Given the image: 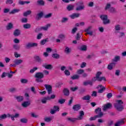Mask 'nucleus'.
<instances>
[{"instance_id": "1", "label": "nucleus", "mask_w": 126, "mask_h": 126, "mask_svg": "<svg viewBox=\"0 0 126 126\" xmlns=\"http://www.w3.org/2000/svg\"><path fill=\"white\" fill-rule=\"evenodd\" d=\"M124 102L121 100H117L116 103L114 104V107L117 109V111L121 112L122 110H124V107L123 106Z\"/></svg>"}, {"instance_id": "2", "label": "nucleus", "mask_w": 126, "mask_h": 126, "mask_svg": "<svg viewBox=\"0 0 126 126\" xmlns=\"http://www.w3.org/2000/svg\"><path fill=\"white\" fill-rule=\"evenodd\" d=\"M101 74H102V72H101V71L97 72V73L95 75V76L96 77L97 81L101 82V81H102V80L103 81H106V78L105 77H104V76L100 77Z\"/></svg>"}, {"instance_id": "3", "label": "nucleus", "mask_w": 126, "mask_h": 126, "mask_svg": "<svg viewBox=\"0 0 126 126\" xmlns=\"http://www.w3.org/2000/svg\"><path fill=\"white\" fill-rule=\"evenodd\" d=\"M94 113L97 115L96 116H97L99 119H100V118H102V117L104 116V113L102 112V109L100 108H97L96 109Z\"/></svg>"}, {"instance_id": "4", "label": "nucleus", "mask_w": 126, "mask_h": 126, "mask_svg": "<svg viewBox=\"0 0 126 126\" xmlns=\"http://www.w3.org/2000/svg\"><path fill=\"white\" fill-rule=\"evenodd\" d=\"M93 27L92 26H90L88 27L85 30V32H87V34H88L89 35H90L91 36H92L93 35V31H91V29H92Z\"/></svg>"}, {"instance_id": "5", "label": "nucleus", "mask_w": 126, "mask_h": 126, "mask_svg": "<svg viewBox=\"0 0 126 126\" xmlns=\"http://www.w3.org/2000/svg\"><path fill=\"white\" fill-rule=\"evenodd\" d=\"M101 20L103 21L104 24H108L110 23V20L108 19V17L107 16H100Z\"/></svg>"}, {"instance_id": "6", "label": "nucleus", "mask_w": 126, "mask_h": 126, "mask_svg": "<svg viewBox=\"0 0 126 126\" xmlns=\"http://www.w3.org/2000/svg\"><path fill=\"white\" fill-rule=\"evenodd\" d=\"M34 77L35 78H39V79L44 78V74L40 72H36L34 75Z\"/></svg>"}, {"instance_id": "7", "label": "nucleus", "mask_w": 126, "mask_h": 126, "mask_svg": "<svg viewBox=\"0 0 126 126\" xmlns=\"http://www.w3.org/2000/svg\"><path fill=\"white\" fill-rule=\"evenodd\" d=\"M103 107V108H102V110L105 112L107 111L108 109H110V108H112V104L108 103L106 104H105Z\"/></svg>"}, {"instance_id": "8", "label": "nucleus", "mask_w": 126, "mask_h": 126, "mask_svg": "<svg viewBox=\"0 0 126 126\" xmlns=\"http://www.w3.org/2000/svg\"><path fill=\"white\" fill-rule=\"evenodd\" d=\"M98 90V93H103L105 90H106V88L103 86L102 85H99L97 87Z\"/></svg>"}, {"instance_id": "9", "label": "nucleus", "mask_w": 126, "mask_h": 126, "mask_svg": "<svg viewBox=\"0 0 126 126\" xmlns=\"http://www.w3.org/2000/svg\"><path fill=\"white\" fill-rule=\"evenodd\" d=\"M42 67H44L46 69L51 70L53 68V66L52 64H48L47 63H43L42 64Z\"/></svg>"}, {"instance_id": "10", "label": "nucleus", "mask_w": 126, "mask_h": 126, "mask_svg": "<svg viewBox=\"0 0 126 126\" xmlns=\"http://www.w3.org/2000/svg\"><path fill=\"white\" fill-rule=\"evenodd\" d=\"M6 118H10V114L8 113L7 114H4L0 116V121L2 120H4L6 119Z\"/></svg>"}, {"instance_id": "11", "label": "nucleus", "mask_w": 126, "mask_h": 126, "mask_svg": "<svg viewBox=\"0 0 126 126\" xmlns=\"http://www.w3.org/2000/svg\"><path fill=\"white\" fill-rule=\"evenodd\" d=\"M31 105V102L30 101H24L21 104V106H23V108H27L29 106Z\"/></svg>"}, {"instance_id": "12", "label": "nucleus", "mask_w": 126, "mask_h": 126, "mask_svg": "<svg viewBox=\"0 0 126 126\" xmlns=\"http://www.w3.org/2000/svg\"><path fill=\"white\" fill-rule=\"evenodd\" d=\"M79 114V116L76 118V121H80L83 119V117L84 116V112H83V111H80Z\"/></svg>"}, {"instance_id": "13", "label": "nucleus", "mask_w": 126, "mask_h": 126, "mask_svg": "<svg viewBox=\"0 0 126 126\" xmlns=\"http://www.w3.org/2000/svg\"><path fill=\"white\" fill-rule=\"evenodd\" d=\"M13 63L15 64H17V65H19V64H21L23 63V60L22 59H15L13 61Z\"/></svg>"}, {"instance_id": "14", "label": "nucleus", "mask_w": 126, "mask_h": 126, "mask_svg": "<svg viewBox=\"0 0 126 126\" xmlns=\"http://www.w3.org/2000/svg\"><path fill=\"white\" fill-rule=\"evenodd\" d=\"M44 86L46 90H47L48 94H51L52 93V86L50 85H45Z\"/></svg>"}, {"instance_id": "15", "label": "nucleus", "mask_w": 126, "mask_h": 126, "mask_svg": "<svg viewBox=\"0 0 126 126\" xmlns=\"http://www.w3.org/2000/svg\"><path fill=\"white\" fill-rule=\"evenodd\" d=\"M15 98L17 100V102H21L24 99V97L21 95L15 96Z\"/></svg>"}, {"instance_id": "16", "label": "nucleus", "mask_w": 126, "mask_h": 126, "mask_svg": "<svg viewBox=\"0 0 126 126\" xmlns=\"http://www.w3.org/2000/svg\"><path fill=\"white\" fill-rule=\"evenodd\" d=\"M51 24H48L44 27H41L40 29H41V30H44V31H47L48 29L51 27Z\"/></svg>"}, {"instance_id": "17", "label": "nucleus", "mask_w": 126, "mask_h": 126, "mask_svg": "<svg viewBox=\"0 0 126 126\" xmlns=\"http://www.w3.org/2000/svg\"><path fill=\"white\" fill-rule=\"evenodd\" d=\"M81 4V5L76 7V10H78V11L83 10V9H84V8H85V6L84 5V4H83V2H82Z\"/></svg>"}, {"instance_id": "18", "label": "nucleus", "mask_w": 126, "mask_h": 126, "mask_svg": "<svg viewBox=\"0 0 126 126\" xmlns=\"http://www.w3.org/2000/svg\"><path fill=\"white\" fill-rule=\"evenodd\" d=\"M53 119H54V116H50L48 117H45L44 118V121L47 123H50V122H52V121H53Z\"/></svg>"}, {"instance_id": "19", "label": "nucleus", "mask_w": 126, "mask_h": 126, "mask_svg": "<svg viewBox=\"0 0 126 126\" xmlns=\"http://www.w3.org/2000/svg\"><path fill=\"white\" fill-rule=\"evenodd\" d=\"M42 18H43L44 19H49V18H50V16H36L35 18L36 20H41Z\"/></svg>"}, {"instance_id": "20", "label": "nucleus", "mask_w": 126, "mask_h": 126, "mask_svg": "<svg viewBox=\"0 0 126 126\" xmlns=\"http://www.w3.org/2000/svg\"><path fill=\"white\" fill-rule=\"evenodd\" d=\"M115 66H116V63H111L109 64H108L107 66V68L109 70H112V69H113V67H115Z\"/></svg>"}, {"instance_id": "21", "label": "nucleus", "mask_w": 126, "mask_h": 126, "mask_svg": "<svg viewBox=\"0 0 126 126\" xmlns=\"http://www.w3.org/2000/svg\"><path fill=\"white\" fill-rule=\"evenodd\" d=\"M71 52V49L69 48V47L67 46H65V49H64V52L67 55H69V54H70Z\"/></svg>"}, {"instance_id": "22", "label": "nucleus", "mask_w": 126, "mask_h": 126, "mask_svg": "<svg viewBox=\"0 0 126 126\" xmlns=\"http://www.w3.org/2000/svg\"><path fill=\"white\" fill-rule=\"evenodd\" d=\"M32 13V11L31 10H27L23 13L24 16H28L29 15H31Z\"/></svg>"}, {"instance_id": "23", "label": "nucleus", "mask_w": 126, "mask_h": 126, "mask_svg": "<svg viewBox=\"0 0 126 126\" xmlns=\"http://www.w3.org/2000/svg\"><path fill=\"white\" fill-rule=\"evenodd\" d=\"M81 108L80 105L76 104L73 106V110L74 111H78V110H80Z\"/></svg>"}, {"instance_id": "24", "label": "nucleus", "mask_w": 126, "mask_h": 126, "mask_svg": "<svg viewBox=\"0 0 126 126\" xmlns=\"http://www.w3.org/2000/svg\"><path fill=\"white\" fill-rule=\"evenodd\" d=\"M13 28V24H12L11 23L8 24V25L6 27V29L7 30H11V29H12Z\"/></svg>"}, {"instance_id": "25", "label": "nucleus", "mask_w": 126, "mask_h": 126, "mask_svg": "<svg viewBox=\"0 0 126 126\" xmlns=\"http://www.w3.org/2000/svg\"><path fill=\"white\" fill-rule=\"evenodd\" d=\"M74 8V5L72 4L68 5L66 7V9L68 10V11H70V10H73Z\"/></svg>"}, {"instance_id": "26", "label": "nucleus", "mask_w": 126, "mask_h": 126, "mask_svg": "<svg viewBox=\"0 0 126 126\" xmlns=\"http://www.w3.org/2000/svg\"><path fill=\"white\" fill-rule=\"evenodd\" d=\"M20 33H21L20 30L18 29L15 30L13 33L14 36H19V35H20Z\"/></svg>"}, {"instance_id": "27", "label": "nucleus", "mask_w": 126, "mask_h": 126, "mask_svg": "<svg viewBox=\"0 0 126 126\" xmlns=\"http://www.w3.org/2000/svg\"><path fill=\"white\" fill-rule=\"evenodd\" d=\"M34 59L37 63H42L43 62V60L41 59V58H40V56H34Z\"/></svg>"}, {"instance_id": "28", "label": "nucleus", "mask_w": 126, "mask_h": 126, "mask_svg": "<svg viewBox=\"0 0 126 126\" xmlns=\"http://www.w3.org/2000/svg\"><path fill=\"white\" fill-rule=\"evenodd\" d=\"M63 93L65 96H68L69 95V91L67 89H64L63 90Z\"/></svg>"}, {"instance_id": "29", "label": "nucleus", "mask_w": 126, "mask_h": 126, "mask_svg": "<svg viewBox=\"0 0 126 126\" xmlns=\"http://www.w3.org/2000/svg\"><path fill=\"white\" fill-rule=\"evenodd\" d=\"M20 121L21 123H22V124H27L28 122V119H27L26 118H22L20 120Z\"/></svg>"}, {"instance_id": "30", "label": "nucleus", "mask_w": 126, "mask_h": 126, "mask_svg": "<svg viewBox=\"0 0 126 126\" xmlns=\"http://www.w3.org/2000/svg\"><path fill=\"white\" fill-rule=\"evenodd\" d=\"M47 42H49V38H46L40 41V45H45V44H46Z\"/></svg>"}, {"instance_id": "31", "label": "nucleus", "mask_w": 126, "mask_h": 126, "mask_svg": "<svg viewBox=\"0 0 126 126\" xmlns=\"http://www.w3.org/2000/svg\"><path fill=\"white\" fill-rule=\"evenodd\" d=\"M120 60H121V57L119 56H116L114 57L113 61V62L117 63V62H119V61H120Z\"/></svg>"}, {"instance_id": "32", "label": "nucleus", "mask_w": 126, "mask_h": 126, "mask_svg": "<svg viewBox=\"0 0 126 126\" xmlns=\"http://www.w3.org/2000/svg\"><path fill=\"white\" fill-rule=\"evenodd\" d=\"M23 27L25 29H29L31 28V25L30 24H26L23 25Z\"/></svg>"}, {"instance_id": "33", "label": "nucleus", "mask_w": 126, "mask_h": 126, "mask_svg": "<svg viewBox=\"0 0 126 126\" xmlns=\"http://www.w3.org/2000/svg\"><path fill=\"white\" fill-rule=\"evenodd\" d=\"M13 48L14 50H16V51H19V50H20V46L17 44L14 45Z\"/></svg>"}, {"instance_id": "34", "label": "nucleus", "mask_w": 126, "mask_h": 126, "mask_svg": "<svg viewBox=\"0 0 126 126\" xmlns=\"http://www.w3.org/2000/svg\"><path fill=\"white\" fill-rule=\"evenodd\" d=\"M79 77H80V76L78 75V74H75V75H73L71 78V79H72L73 80H74L75 79H78L79 78Z\"/></svg>"}, {"instance_id": "35", "label": "nucleus", "mask_w": 126, "mask_h": 126, "mask_svg": "<svg viewBox=\"0 0 126 126\" xmlns=\"http://www.w3.org/2000/svg\"><path fill=\"white\" fill-rule=\"evenodd\" d=\"M84 73V70L82 69H79L77 70V74H83Z\"/></svg>"}, {"instance_id": "36", "label": "nucleus", "mask_w": 126, "mask_h": 126, "mask_svg": "<svg viewBox=\"0 0 126 126\" xmlns=\"http://www.w3.org/2000/svg\"><path fill=\"white\" fill-rule=\"evenodd\" d=\"M82 100H86L87 101H89L90 100V95H87L82 98Z\"/></svg>"}, {"instance_id": "37", "label": "nucleus", "mask_w": 126, "mask_h": 126, "mask_svg": "<svg viewBox=\"0 0 126 126\" xmlns=\"http://www.w3.org/2000/svg\"><path fill=\"white\" fill-rule=\"evenodd\" d=\"M37 3L39 4V5H44L45 2L43 0H37Z\"/></svg>"}, {"instance_id": "38", "label": "nucleus", "mask_w": 126, "mask_h": 126, "mask_svg": "<svg viewBox=\"0 0 126 126\" xmlns=\"http://www.w3.org/2000/svg\"><path fill=\"white\" fill-rule=\"evenodd\" d=\"M92 85V82H91V81H86V82H84L83 83V85H84L85 86H87V85Z\"/></svg>"}, {"instance_id": "39", "label": "nucleus", "mask_w": 126, "mask_h": 126, "mask_svg": "<svg viewBox=\"0 0 126 126\" xmlns=\"http://www.w3.org/2000/svg\"><path fill=\"white\" fill-rule=\"evenodd\" d=\"M26 49H30V48H32V42H29L26 45Z\"/></svg>"}, {"instance_id": "40", "label": "nucleus", "mask_w": 126, "mask_h": 126, "mask_svg": "<svg viewBox=\"0 0 126 126\" xmlns=\"http://www.w3.org/2000/svg\"><path fill=\"white\" fill-rule=\"evenodd\" d=\"M52 58L54 59H60V55L57 53L52 54Z\"/></svg>"}, {"instance_id": "41", "label": "nucleus", "mask_w": 126, "mask_h": 126, "mask_svg": "<svg viewBox=\"0 0 126 126\" xmlns=\"http://www.w3.org/2000/svg\"><path fill=\"white\" fill-rule=\"evenodd\" d=\"M64 73L66 76H69V75H70V72L67 69L64 71Z\"/></svg>"}, {"instance_id": "42", "label": "nucleus", "mask_w": 126, "mask_h": 126, "mask_svg": "<svg viewBox=\"0 0 126 126\" xmlns=\"http://www.w3.org/2000/svg\"><path fill=\"white\" fill-rule=\"evenodd\" d=\"M110 7H111V3H107L106 4L104 9H105V10H107V9H110L111 8Z\"/></svg>"}, {"instance_id": "43", "label": "nucleus", "mask_w": 126, "mask_h": 126, "mask_svg": "<svg viewBox=\"0 0 126 126\" xmlns=\"http://www.w3.org/2000/svg\"><path fill=\"white\" fill-rule=\"evenodd\" d=\"M14 57L15 58H16V59H18V58H20L21 57V55L17 52H14Z\"/></svg>"}, {"instance_id": "44", "label": "nucleus", "mask_w": 126, "mask_h": 126, "mask_svg": "<svg viewBox=\"0 0 126 126\" xmlns=\"http://www.w3.org/2000/svg\"><path fill=\"white\" fill-rule=\"evenodd\" d=\"M67 120L69 121V122H75L77 119L76 118H67Z\"/></svg>"}, {"instance_id": "45", "label": "nucleus", "mask_w": 126, "mask_h": 126, "mask_svg": "<svg viewBox=\"0 0 126 126\" xmlns=\"http://www.w3.org/2000/svg\"><path fill=\"white\" fill-rule=\"evenodd\" d=\"M58 38L61 40H63L65 38V35L64 34H61L58 36Z\"/></svg>"}, {"instance_id": "46", "label": "nucleus", "mask_w": 126, "mask_h": 126, "mask_svg": "<svg viewBox=\"0 0 126 126\" xmlns=\"http://www.w3.org/2000/svg\"><path fill=\"white\" fill-rule=\"evenodd\" d=\"M37 69H38V67H34L30 70V73H34V72H35V71H36Z\"/></svg>"}, {"instance_id": "47", "label": "nucleus", "mask_w": 126, "mask_h": 126, "mask_svg": "<svg viewBox=\"0 0 126 126\" xmlns=\"http://www.w3.org/2000/svg\"><path fill=\"white\" fill-rule=\"evenodd\" d=\"M20 81H21V83H23V84L28 83V80H27L26 79H21Z\"/></svg>"}, {"instance_id": "48", "label": "nucleus", "mask_w": 126, "mask_h": 126, "mask_svg": "<svg viewBox=\"0 0 126 126\" xmlns=\"http://www.w3.org/2000/svg\"><path fill=\"white\" fill-rule=\"evenodd\" d=\"M20 10L18 9H15L10 12V13H12V14H14V13H17V12H19Z\"/></svg>"}, {"instance_id": "49", "label": "nucleus", "mask_w": 126, "mask_h": 126, "mask_svg": "<svg viewBox=\"0 0 126 126\" xmlns=\"http://www.w3.org/2000/svg\"><path fill=\"white\" fill-rule=\"evenodd\" d=\"M88 6H89V7H93V6H94V2H93V1H90L88 3Z\"/></svg>"}, {"instance_id": "50", "label": "nucleus", "mask_w": 126, "mask_h": 126, "mask_svg": "<svg viewBox=\"0 0 126 126\" xmlns=\"http://www.w3.org/2000/svg\"><path fill=\"white\" fill-rule=\"evenodd\" d=\"M81 51H87V47L86 45H83L80 48Z\"/></svg>"}, {"instance_id": "51", "label": "nucleus", "mask_w": 126, "mask_h": 126, "mask_svg": "<svg viewBox=\"0 0 126 126\" xmlns=\"http://www.w3.org/2000/svg\"><path fill=\"white\" fill-rule=\"evenodd\" d=\"M109 11L111 13H114L115 12H116V9L114 7H111L110 9H109Z\"/></svg>"}, {"instance_id": "52", "label": "nucleus", "mask_w": 126, "mask_h": 126, "mask_svg": "<svg viewBox=\"0 0 126 126\" xmlns=\"http://www.w3.org/2000/svg\"><path fill=\"white\" fill-rule=\"evenodd\" d=\"M53 109L55 112H59L60 111V107L58 106H54L53 107Z\"/></svg>"}, {"instance_id": "53", "label": "nucleus", "mask_w": 126, "mask_h": 126, "mask_svg": "<svg viewBox=\"0 0 126 126\" xmlns=\"http://www.w3.org/2000/svg\"><path fill=\"white\" fill-rule=\"evenodd\" d=\"M86 64L87 63L85 62L82 63L80 65L81 68H84V67L86 66Z\"/></svg>"}, {"instance_id": "54", "label": "nucleus", "mask_w": 126, "mask_h": 126, "mask_svg": "<svg viewBox=\"0 0 126 126\" xmlns=\"http://www.w3.org/2000/svg\"><path fill=\"white\" fill-rule=\"evenodd\" d=\"M60 69L62 71H64V70H66V66L62 65L60 67Z\"/></svg>"}, {"instance_id": "55", "label": "nucleus", "mask_w": 126, "mask_h": 126, "mask_svg": "<svg viewBox=\"0 0 126 126\" xmlns=\"http://www.w3.org/2000/svg\"><path fill=\"white\" fill-rule=\"evenodd\" d=\"M21 21L23 23H27L28 19L26 18H23L21 19Z\"/></svg>"}, {"instance_id": "56", "label": "nucleus", "mask_w": 126, "mask_h": 126, "mask_svg": "<svg viewBox=\"0 0 126 126\" xmlns=\"http://www.w3.org/2000/svg\"><path fill=\"white\" fill-rule=\"evenodd\" d=\"M43 72L44 75H49L50 74V72L47 70H43Z\"/></svg>"}, {"instance_id": "57", "label": "nucleus", "mask_w": 126, "mask_h": 126, "mask_svg": "<svg viewBox=\"0 0 126 126\" xmlns=\"http://www.w3.org/2000/svg\"><path fill=\"white\" fill-rule=\"evenodd\" d=\"M18 3L21 5H24V4H25V1H23L22 0H19L18 1Z\"/></svg>"}, {"instance_id": "58", "label": "nucleus", "mask_w": 126, "mask_h": 126, "mask_svg": "<svg viewBox=\"0 0 126 126\" xmlns=\"http://www.w3.org/2000/svg\"><path fill=\"white\" fill-rule=\"evenodd\" d=\"M35 81L36 82H38V83L40 82L41 83H42V82H44V81L43 80H41V79L39 78H36Z\"/></svg>"}, {"instance_id": "59", "label": "nucleus", "mask_w": 126, "mask_h": 126, "mask_svg": "<svg viewBox=\"0 0 126 126\" xmlns=\"http://www.w3.org/2000/svg\"><path fill=\"white\" fill-rule=\"evenodd\" d=\"M115 28L116 31H119V30H121V26L119 25H116Z\"/></svg>"}, {"instance_id": "60", "label": "nucleus", "mask_w": 126, "mask_h": 126, "mask_svg": "<svg viewBox=\"0 0 126 126\" xmlns=\"http://www.w3.org/2000/svg\"><path fill=\"white\" fill-rule=\"evenodd\" d=\"M68 20V19L66 17H63L62 20V22L63 23H64V22H66Z\"/></svg>"}, {"instance_id": "61", "label": "nucleus", "mask_w": 126, "mask_h": 126, "mask_svg": "<svg viewBox=\"0 0 126 126\" xmlns=\"http://www.w3.org/2000/svg\"><path fill=\"white\" fill-rule=\"evenodd\" d=\"M42 36H43V33H39L37 36V39L38 40H40V39H41Z\"/></svg>"}, {"instance_id": "62", "label": "nucleus", "mask_w": 126, "mask_h": 126, "mask_svg": "<svg viewBox=\"0 0 126 126\" xmlns=\"http://www.w3.org/2000/svg\"><path fill=\"white\" fill-rule=\"evenodd\" d=\"M77 31V28L75 27V28H73L72 30V33L75 34V32Z\"/></svg>"}, {"instance_id": "63", "label": "nucleus", "mask_w": 126, "mask_h": 126, "mask_svg": "<svg viewBox=\"0 0 126 126\" xmlns=\"http://www.w3.org/2000/svg\"><path fill=\"white\" fill-rule=\"evenodd\" d=\"M64 102H65V99H59L58 100V102L60 103V104H63Z\"/></svg>"}, {"instance_id": "64", "label": "nucleus", "mask_w": 126, "mask_h": 126, "mask_svg": "<svg viewBox=\"0 0 126 126\" xmlns=\"http://www.w3.org/2000/svg\"><path fill=\"white\" fill-rule=\"evenodd\" d=\"M97 118H98V117L96 116V115H95V116H94L93 117H91L90 118V121H95L96 120V119H97Z\"/></svg>"}]
</instances>
